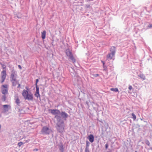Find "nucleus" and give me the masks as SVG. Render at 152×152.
I'll use <instances>...</instances> for the list:
<instances>
[{
    "mask_svg": "<svg viewBox=\"0 0 152 152\" xmlns=\"http://www.w3.org/2000/svg\"><path fill=\"white\" fill-rule=\"evenodd\" d=\"M48 111L50 112L53 115H55L54 118L56 119V116H59L61 118L62 120H64V119L66 120L68 116V114L65 111H62L61 112L58 109H49Z\"/></svg>",
    "mask_w": 152,
    "mask_h": 152,
    "instance_id": "obj_1",
    "label": "nucleus"
},
{
    "mask_svg": "<svg viewBox=\"0 0 152 152\" xmlns=\"http://www.w3.org/2000/svg\"><path fill=\"white\" fill-rule=\"evenodd\" d=\"M56 117L57 121L56 124V128L57 131L60 133H61L64 131V128L63 126L64 124V121L62 120L61 118L59 116H56Z\"/></svg>",
    "mask_w": 152,
    "mask_h": 152,
    "instance_id": "obj_2",
    "label": "nucleus"
},
{
    "mask_svg": "<svg viewBox=\"0 0 152 152\" xmlns=\"http://www.w3.org/2000/svg\"><path fill=\"white\" fill-rule=\"evenodd\" d=\"M23 96L25 99H27L29 101H33V95L32 94H28L27 91L25 89L23 90L22 93Z\"/></svg>",
    "mask_w": 152,
    "mask_h": 152,
    "instance_id": "obj_3",
    "label": "nucleus"
},
{
    "mask_svg": "<svg viewBox=\"0 0 152 152\" xmlns=\"http://www.w3.org/2000/svg\"><path fill=\"white\" fill-rule=\"evenodd\" d=\"M65 53L66 56L69 57V59L71 60L73 63L75 62L76 60L74 57L72 52L69 48L66 50Z\"/></svg>",
    "mask_w": 152,
    "mask_h": 152,
    "instance_id": "obj_4",
    "label": "nucleus"
},
{
    "mask_svg": "<svg viewBox=\"0 0 152 152\" xmlns=\"http://www.w3.org/2000/svg\"><path fill=\"white\" fill-rule=\"evenodd\" d=\"M116 50V49L115 47L114 46H112L110 49V51L111 53L107 54V58H110V59H112L113 57L115 55Z\"/></svg>",
    "mask_w": 152,
    "mask_h": 152,
    "instance_id": "obj_5",
    "label": "nucleus"
},
{
    "mask_svg": "<svg viewBox=\"0 0 152 152\" xmlns=\"http://www.w3.org/2000/svg\"><path fill=\"white\" fill-rule=\"evenodd\" d=\"M41 132L42 134L48 135L51 132V130L46 126L43 127Z\"/></svg>",
    "mask_w": 152,
    "mask_h": 152,
    "instance_id": "obj_6",
    "label": "nucleus"
},
{
    "mask_svg": "<svg viewBox=\"0 0 152 152\" xmlns=\"http://www.w3.org/2000/svg\"><path fill=\"white\" fill-rule=\"evenodd\" d=\"M17 72L14 69H12L11 72L10 76V80L15 81L17 80Z\"/></svg>",
    "mask_w": 152,
    "mask_h": 152,
    "instance_id": "obj_7",
    "label": "nucleus"
},
{
    "mask_svg": "<svg viewBox=\"0 0 152 152\" xmlns=\"http://www.w3.org/2000/svg\"><path fill=\"white\" fill-rule=\"evenodd\" d=\"M39 79H37L36 80V92L34 94L35 96L37 98L40 97V95L39 93V87L37 85V83L39 82Z\"/></svg>",
    "mask_w": 152,
    "mask_h": 152,
    "instance_id": "obj_8",
    "label": "nucleus"
},
{
    "mask_svg": "<svg viewBox=\"0 0 152 152\" xmlns=\"http://www.w3.org/2000/svg\"><path fill=\"white\" fill-rule=\"evenodd\" d=\"M8 85L7 84L2 85L1 86V93L4 95H5L8 93Z\"/></svg>",
    "mask_w": 152,
    "mask_h": 152,
    "instance_id": "obj_9",
    "label": "nucleus"
},
{
    "mask_svg": "<svg viewBox=\"0 0 152 152\" xmlns=\"http://www.w3.org/2000/svg\"><path fill=\"white\" fill-rule=\"evenodd\" d=\"M6 72L5 70H3L1 73V83H3L6 78Z\"/></svg>",
    "mask_w": 152,
    "mask_h": 152,
    "instance_id": "obj_10",
    "label": "nucleus"
},
{
    "mask_svg": "<svg viewBox=\"0 0 152 152\" xmlns=\"http://www.w3.org/2000/svg\"><path fill=\"white\" fill-rule=\"evenodd\" d=\"M14 100L15 103L17 104V105L18 106H19L20 102L18 94H16L14 96Z\"/></svg>",
    "mask_w": 152,
    "mask_h": 152,
    "instance_id": "obj_11",
    "label": "nucleus"
},
{
    "mask_svg": "<svg viewBox=\"0 0 152 152\" xmlns=\"http://www.w3.org/2000/svg\"><path fill=\"white\" fill-rule=\"evenodd\" d=\"M87 138L88 139L89 141L91 142H93L94 140V137L93 135L91 134L87 137Z\"/></svg>",
    "mask_w": 152,
    "mask_h": 152,
    "instance_id": "obj_12",
    "label": "nucleus"
},
{
    "mask_svg": "<svg viewBox=\"0 0 152 152\" xmlns=\"http://www.w3.org/2000/svg\"><path fill=\"white\" fill-rule=\"evenodd\" d=\"M9 106V105L7 104L3 105L4 111L2 112L3 113H5L9 111V109L8 108Z\"/></svg>",
    "mask_w": 152,
    "mask_h": 152,
    "instance_id": "obj_13",
    "label": "nucleus"
},
{
    "mask_svg": "<svg viewBox=\"0 0 152 152\" xmlns=\"http://www.w3.org/2000/svg\"><path fill=\"white\" fill-rule=\"evenodd\" d=\"M46 31L45 30H44L42 32L41 37L42 39H45L46 37Z\"/></svg>",
    "mask_w": 152,
    "mask_h": 152,
    "instance_id": "obj_14",
    "label": "nucleus"
},
{
    "mask_svg": "<svg viewBox=\"0 0 152 152\" xmlns=\"http://www.w3.org/2000/svg\"><path fill=\"white\" fill-rule=\"evenodd\" d=\"M11 82L12 83V86H16V84L18 83V81L17 80H16L13 81L12 80H10Z\"/></svg>",
    "mask_w": 152,
    "mask_h": 152,
    "instance_id": "obj_15",
    "label": "nucleus"
},
{
    "mask_svg": "<svg viewBox=\"0 0 152 152\" xmlns=\"http://www.w3.org/2000/svg\"><path fill=\"white\" fill-rule=\"evenodd\" d=\"M59 147V150L61 152H64V148L63 147V145L61 144V145H58Z\"/></svg>",
    "mask_w": 152,
    "mask_h": 152,
    "instance_id": "obj_16",
    "label": "nucleus"
},
{
    "mask_svg": "<svg viewBox=\"0 0 152 152\" xmlns=\"http://www.w3.org/2000/svg\"><path fill=\"white\" fill-rule=\"evenodd\" d=\"M138 76L142 79L143 80H144L145 79V76L143 74H140V75H138Z\"/></svg>",
    "mask_w": 152,
    "mask_h": 152,
    "instance_id": "obj_17",
    "label": "nucleus"
},
{
    "mask_svg": "<svg viewBox=\"0 0 152 152\" xmlns=\"http://www.w3.org/2000/svg\"><path fill=\"white\" fill-rule=\"evenodd\" d=\"M110 90L111 91H115V92L118 91V88H110Z\"/></svg>",
    "mask_w": 152,
    "mask_h": 152,
    "instance_id": "obj_18",
    "label": "nucleus"
},
{
    "mask_svg": "<svg viewBox=\"0 0 152 152\" xmlns=\"http://www.w3.org/2000/svg\"><path fill=\"white\" fill-rule=\"evenodd\" d=\"M86 148H89V147L90 145V143L88 142V141L87 140L86 141Z\"/></svg>",
    "mask_w": 152,
    "mask_h": 152,
    "instance_id": "obj_19",
    "label": "nucleus"
},
{
    "mask_svg": "<svg viewBox=\"0 0 152 152\" xmlns=\"http://www.w3.org/2000/svg\"><path fill=\"white\" fill-rule=\"evenodd\" d=\"M145 143L148 146H150V142L149 141L147 140H145Z\"/></svg>",
    "mask_w": 152,
    "mask_h": 152,
    "instance_id": "obj_20",
    "label": "nucleus"
},
{
    "mask_svg": "<svg viewBox=\"0 0 152 152\" xmlns=\"http://www.w3.org/2000/svg\"><path fill=\"white\" fill-rule=\"evenodd\" d=\"M2 100L4 102L5 101L6 99V96H5V95H4L2 96L1 97Z\"/></svg>",
    "mask_w": 152,
    "mask_h": 152,
    "instance_id": "obj_21",
    "label": "nucleus"
},
{
    "mask_svg": "<svg viewBox=\"0 0 152 152\" xmlns=\"http://www.w3.org/2000/svg\"><path fill=\"white\" fill-rule=\"evenodd\" d=\"M132 118L134 120H135L136 119V115L133 113H132Z\"/></svg>",
    "mask_w": 152,
    "mask_h": 152,
    "instance_id": "obj_22",
    "label": "nucleus"
},
{
    "mask_svg": "<svg viewBox=\"0 0 152 152\" xmlns=\"http://www.w3.org/2000/svg\"><path fill=\"white\" fill-rule=\"evenodd\" d=\"M0 64L2 68H3V69H4L6 68V66L4 64L2 63L1 62L0 63Z\"/></svg>",
    "mask_w": 152,
    "mask_h": 152,
    "instance_id": "obj_23",
    "label": "nucleus"
},
{
    "mask_svg": "<svg viewBox=\"0 0 152 152\" xmlns=\"http://www.w3.org/2000/svg\"><path fill=\"white\" fill-rule=\"evenodd\" d=\"M24 143H23L21 142H20L18 143V145L19 147H20L21 145L24 144Z\"/></svg>",
    "mask_w": 152,
    "mask_h": 152,
    "instance_id": "obj_24",
    "label": "nucleus"
},
{
    "mask_svg": "<svg viewBox=\"0 0 152 152\" xmlns=\"http://www.w3.org/2000/svg\"><path fill=\"white\" fill-rule=\"evenodd\" d=\"M104 68L103 70L107 71V67L106 65H103Z\"/></svg>",
    "mask_w": 152,
    "mask_h": 152,
    "instance_id": "obj_25",
    "label": "nucleus"
},
{
    "mask_svg": "<svg viewBox=\"0 0 152 152\" xmlns=\"http://www.w3.org/2000/svg\"><path fill=\"white\" fill-rule=\"evenodd\" d=\"M93 75L94 77H96L99 75V74H93Z\"/></svg>",
    "mask_w": 152,
    "mask_h": 152,
    "instance_id": "obj_26",
    "label": "nucleus"
},
{
    "mask_svg": "<svg viewBox=\"0 0 152 152\" xmlns=\"http://www.w3.org/2000/svg\"><path fill=\"white\" fill-rule=\"evenodd\" d=\"M109 145L108 142H107L105 145V147L106 149H107Z\"/></svg>",
    "mask_w": 152,
    "mask_h": 152,
    "instance_id": "obj_27",
    "label": "nucleus"
},
{
    "mask_svg": "<svg viewBox=\"0 0 152 152\" xmlns=\"http://www.w3.org/2000/svg\"><path fill=\"white\" fill-rule=\"evenodd\" d=\"M85 152H90L89 150V148H85Z\"/></svg>",
    "mask_w": 152,
    "mask_h": 152,
    "instance_id": "obj_28",
    "label": "nucleus"
},
{
    "mask_svg": "<svg viewBox=\"0 0 152 152\" xmlns=\"http://www.w3.org/2000/svg\"><path fill=\"white\" fill-rule=\"evenodd\" d=\"M86 8H90V7L91 6L90 5L88 4V5H86Z\"/></svg>",
    "mask_w": 152,
    "mask_h": 152,
    "instance_id": "obj_29",
    "label": "nucleus"
},
{
    "mask_svg": "<svg viewBox=\"0 0 152 152\" xmlns=\"http://www.w3.org/2000/svg\"><path fill=\"white\" fill-rule=\"evenodd\" d=\"M148 27L149 28H152V24H149Z\"/></svg>",
    "mask_w": 152,
    "mask_h": 152,
    "instance_id": "obj_30",
    "label": "nucleus"
},
{
    "mask_svg": "<svg viewBox=\"0 0 152 152\" xmlns=\"http://www.w3.org/2000/svg\"><path fill=\"white\" fill-rule=\"evenodd\" d=\"M17 84H18V87H17V88H19V87H20V84L18 82V83Z\"/></svg>",
    "mask_w": 152,
    "mask_h": 152,
    "instance_id": "obj_31",
    "label": "nucleus"
},
{
    "mask_svg": "<svg viewBox=\"0 0 152 152\" xmlns=\"http://www.w3.org/2000/svg\"><path fill=\"white\" fill-rule=\"evenodd\" d=\"M18 68L20 69H22V67L20 65H18Z\"/></svg>",
    "mask_w": 152,
    "mask_h": 152,
    "instance_id": "obj_32",
    "label": "nucleus"
},
{
    "mask_svg": "<svg viewBox=\"0 0 152 152\" xmlns=\"http://www.w3.org/2000/svg\"><path fill=\"white\" fill-rule=\"evenodd\" d=\"M132 87L131 86H129V90H131L132 88Z\"/></svg>",
    "mask_w": 152,
    "mask_h": 152,
    "instance_id": "obj_33",
    "label": "nucleus"
},
{
    "mask_svg": "<svg viewBox=\"0 0 152 152\" xmlns=\"http://www.w3.org/2000/svg\"><path fill=\"white\" fill-rule=\"evenodd\" d=\"M38 151V149L37 148H35L33 150V151Z\"/></svg>",
    "mask_w": 152,
    "mask_h": 152,
    "instance_id": "obj_34",
    "label": "nucleus"
},
{
    "mask_svg": "<svg viewBox=\"0 0 152 152\" xmlns=\"http://www.w3.org/2000/svg\"><path fill=\"white\" fill-rule=\"evenodd\" d=\"M102 62L103 63V65H105V63H104V61H102Z\"/></svg>",
    "mask_w": 152,
    "mask_h": 152,
    "instance_id": "obj_35",
    "label": "nucleus"
},
{
    "mask_svg": "<svg viewBox=\"0 0 152 152\" xmlns=\"http://www.w3.org/2000/svg\"><path fill=\"white\" fill-rule=\"evenodd\" d=\"M16 17H17V18H21V17H19V16H16Z\"/></svg>",
    "mask_w": 152,
    "mask_h": 152,
    "instance_id": "obj_36",
    "label": "nucleus"
},
{
    "mask_svg": "<svg viewBox=\"0 0 152 152\" xmlns=\"http://www.w3.org/2000/svg\"><path fill=\"white\" fill-rule=\"evenodd\" d=\"M86 103L87 104H88V102L87 101V102H86Z\"/></svg>",
    "mask_w": 152,
    "mask_h": 152,
    "instance_id": "obj_37",
    "label": "nucleus"
},
{
    "mask_svg": "<svg viewBox=\"0 0 152 152\" xmlns=\"http://www.w3.org/2000/svg\"><path fill=\"white\" fill-rule=\"evenodd\" d=\"M28 141H29L28 140H26V142H28Z\"/></svg>",
    "mask_w": 152,
    "mask_h": 152,
    "instance_id": "obj_38",
    "label": "nucleus"
},
{
    "mask_svg": "<svg viewBox=\"0 0 152 152\" xmlns=\"http://www.w3.org/2000/svg\"><path fill=\"white\" fill-rule=\"evenodd\" d=\"M1 125H0V129H1Z\"/></svg>",
    "mask_w": 152,
    "mask_h": 152,
    "instance_id": "obj_39",
    "label": "nucleus"
},
{
    "mask_svg": "<svg viewBox=\"0 0 152 152\" xmlns=\"http://www.w3.org/2000/svg\"><path fill=\"white\" fill-rule=\"evenodd\" d=\"M151 149L152 150V148H151Z\"/></svg>",
    "mask_w": 152,
    "mask_h": 152,
    "instance_id": "obj_40",
    "label": "nucleus"
},
{
    "mask_svg": "<svg viewBox=\"0 0 152 152\" xmlns=\"http://www.w3.org/2000/svg\"><path fill=\"white\" fill-rule=\"evenodd\" d=\"M135 152H137V151H135Z\"/></svg>",
    "mask_w": 152,
    "mask_h": 152,
    "instance_id": "obj_41",
    "label": "nucleus"
}]
</instances>
